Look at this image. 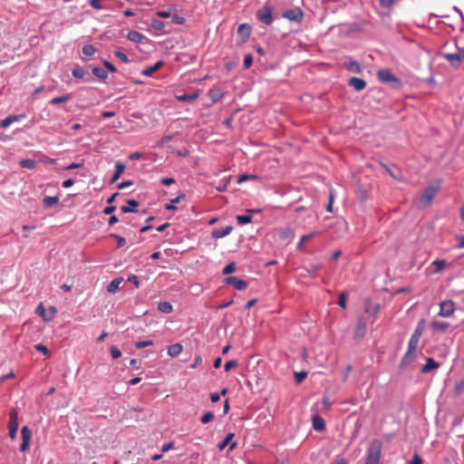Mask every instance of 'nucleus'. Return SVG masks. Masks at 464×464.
Returning <instances> with one entry per match:
<instances>
[{
  "mask_svg": "<svg viewBox=\"0 0 464 464\" xmlns=\"http://www.w3.org/2000/svg\"><path fill=\"white\" fill-rule=\"evenodd\" d=\"M256 17L265 25H270L273 21L280 18V13L272 3L267 2L256 11Z\"/></svg>",
  "mask_w": 464,
  "mask_h": 464,
  "instance_id": "1",
  "label": "nucleus"
},
{
  "mask_svg": "<svg viewBox=\"0 0 464 464\" xmlns=\"http://www.w3.org/2000/svg\"><path fill=\"white\" fill-rule=\"evenodd\" d=\"M382 443L380 440H372L367 449L364 464H379L382 456Z\"/></svg>",
  "mask_w": 464,
  "mask_h": 464,
  "instance_id": "2",
  "label": "nucleus"
},
{
  "mask_svg": "<svg viewBox=\"0 0 464 464\" xmlns=\"http://www.w3.org/2000/svg\"><path fill=\"white\" fill-rule=\"evenodd\" d=\"M377 76L382 83L391 84V86L395 90H401L403 86L401 81L396 77L390 70H380L377 72Z\"/></svg>",
  "mask_w": 464,
  "mask_h": 464,
  "instance_id": "3",
  "label": "nucleus"
},
{
  "mask_svg": "<svg viewBox=\"0 0 464 464\" xmlns=\"http://www.w3.org/2000/svg\"><path fill=\"white\" fill-rule=\"evenodd\" d=\"M185 23V18L179 16L177 14L171 15L169 21H161L158 19H154L151 22L152 29H163L166 26H170L172 24H183Z\"/></svg>",
  "mask_w": 464,
  "mask_h": 464,
  "instance_id": "4",
  "label": "nucleus"
},
{
  "mask_svg": "<svg viewBox=\"0 0 464 464\" xmlns=\"http://www.w3.org/2000/svg\"><path fill=\"white\" fill-rule=\"evenodd\" d=\"M280 18H285L290 22L301 23L304 18V12L299 7L288 9L280 14Z\"/></svg>",
  "mask_w": 464,
  "mask_h": 464,
  "instance_id": "5",
  "label": "nucleus"
},
{
  "mask_svg": "<svg viewBox=\"0 0 464 464\" xmlns=\"http://www.w3.org/2000/svg\"><path fill=\"white\" fill-rule=\"evenodd\" d=\"M443 56L452 67L458 68L464 60V50H459L455 53H444Z\"/></svg>",
  "mask_w": 464,
  "mask_h": 464,
  "instance_id": "6",
  "label": "nucleus"
},
{
  "mask_svg": "<svg viewBox=\"0 0 464 464\" xmlns=\"http://www.w3.org/2000/svg\"><path fill=\"white\" fill-rule=\"evenodd\" d=\"M439 315L441 317H450L455 311V303L452 300H445L440 304Z\"/></svg>",
  "mask_w": 464,
  "mask_h": 464,
  "instance_id": "7",
  "label": "nucleus"
},
{
  "mask_svg": "<svg viewBox=\"0 0 464 464\" xmlns=\"http://www.w3.org/2000/svg\"><path fill=\"white\" fill-rule=\"evenodd\" d=\"M21 436L23 441L20 445V450L22 452H25L30 446L32 439V430L27 426H24L21 430Z\"/></svg>",
  "mask_w": 464,
  "mask_h": 464,
  "instance_id": "8",
  "label": "nucleus"
},
{
  "mask_svg": "<svg viewBox=\"0 0 464 464\" xmlns=\"http://www.w3.org/2000/svg\"><path fill=\"white\" fill-rule=\"evenodd\" d=\"M224 284L233 285L237 290H245L248 286V283L237 276H227L223 280Z\"/></svg>",
  "mask_w": 464,
  "mask_h": 464,
  "instance_id": "9",
  "label": "nucleus"
},
{
  "mask_svg": "<svg viewBox=\"0 0 464 464\" xmlns=\"http://www.w3.org/2000/svg\"><path fill=\"white\" fill-rule=\"evenodd\" d=\"M438 192V188L433 186H429L425 188L421 198L420 201L424 203L425 205H429L431 203L433 198H435L436 194Z\"/></svg>",
  "mask_w": 464,
  "mask_h": 464,
  "instance_id": "10",
  "label": "nucleus"
},
{
  "mask_svg": "<svg viewBox=\"0 0 464 464\" xmlns=\"http://www.w3.org/2000/svg\"><path fill=\"white\" fill-rule=\"evenodd\" d=\"M366 334V322L363 318L360 317L356 323V328L354 332L353 338L355 340H361L364 337Z\"/></svg>",
  "mask_w": 464,
  "mask_h": 464,
  "instance_id": "11",
  "label": "nucleus"
},
{
  "mask_svg": "<svg viewBox=\"0 0 464 464\" xmlns=\"http://www.w3.org/2000/svg\"><path fill=\"white\" fill-rule=\"evenodd\" d=\"M235 437L234 433H228L225 439L218 445L219 450H223L227 445H229V451H232L237 447V442L233 441Z\"/></svg>",
  "mask_w": 464,
  "mask_h": 464,
  "instance_id": "12",
  "label": "nucleus"
},
{
  "mask_svg": "<svg viewBox=\"0 0 464 464\" xmlns=\"http://www.w3.org/2000/svg\"><path fill=\"white\" fill-rule=\"evenodd\" d=\"M72 75L76 79H83L86 82L92 81V78L88 75L85 69L80 65H77L72 71Z\"/></svg>",
  "mask_w": 464,
  "mask_h": 464,
  "instance_id": "13",
  "label": "nucleus"
},
{
  "mask_svg": "<svg viewBox=\"0 0 464 464\" xmlns=\"http://www.w3.org/2000/svg\"><path fill=\"white\" fill-rule=\"evenodd\" d=\"M416 358V352L407 350L406 353L401 360L400 368L405 369L411 362H412Z\"/></svg>",
  "mask_w": 464,
  "mask_h": 464,
  "instance_id": "14",
  "label": "nucleus"
},
{
  "mask_svg": "<svg viewBox=\"0 0 464 464\" xmlns=\"http://www.w3.org/2000/svg\"><path fill=\"white\" fill-rule=\"evenodd\" d=\"M232 229H233L232 226H227L225 227L215 228L211 232V236L214 238H221V237H224L229 235L232 231Z\"/></svg>",
  "mask_w": 464,
  "mask_h": 464,
  "instance_id": "15",
  "label": "nucleus"
},
{
  "mask_svg": "<svg viewBox=\"0 0 464 464\" xmlns=\"http://www.w3.org/2000/svg\"><path fill=\"white\" fill-rule=\"evenodd\" d=\"M127 206H122L121 208V212L123 213H135L138 212L137 208L140 203L135 199H127Z\"/></svg>",
  "mask_w": 464,
  "mask_h": 464,
  "instance_id": "16",
  "label": "nucleus"
},
{
  "mask_svg": "<svg viewBox=\"0 0 464 464\" xmlns=\"http://www.w3.org/2000/svg\"><path fill=\"white\" fill-rule=\"evenodd\" d=\"M440 367V363L437 362L433 358H426V363L421 368L422 373H427L432 370H436Z\"/></svg>",
  "mask_w": 464,
  "mask_h": 464,
  "instance_id": "17",
  "label": "nucleus"
},
{
  "mask_svg": "<svg viewBox=\"0 0 464 464\" xmlns=\"http://www.w3.org/2000/svg\"><path fill=\"white\" fill-rule=\"evenodd\" d=\"M164 63L162 61L157 62L155 64L151 66L146 67L144 70H142L141 74L147 77L151 76L155 72L159 71L162 66Z\"/></svg>",
  "mask_w": 464,
  "mask_h": 464,
  "instance_id": "18",
  "label": "nucleus"
},
{
  "mask_svg": "<svg viewBox=\"0 0 464 464\" xmlns=\"http://www.w3.org/2000/svg\"><path fill=\"white\" fill-rule=\"evenodd\" d=\"M124 169H125V165L123 163H121V161H117L115 163V171L110 180V183L112 184V183L116 182L120 179L121 174L123 173Z\"/></svg>",
  "mask_w": 464,
  "mask_h": 464,
  "instance_id": "19",
  "label": "nucleus"
},
{
  "mask_svg": "<svg viewBox=\"0 0 464 464\" xmlns=\"http://www.w3.org/2000/svg\"><path fill=\"white\" fill-rule=\"evenodd\" d=\"M24 117H25L24 114L9 115L8 117H6L5 119H4L0 121V128H6L11 123H13L14 121H18L19 120L24 119Z\"/></svg>",
  "mask_w": 464,
  "mask_h": 464,
  "instance_id": "20",
  "label": "nucleus"
},
{
  "mask_svg": "<svg viewBox=\"0 0 464 464\" xmlns=\"http://www.w3.org/2000/svg\"><path fill=\"white\" fill-rule=\"evenodd\" d=\"M349 85L353 86L355 91H362L366 86V82L361 78L352 77L349 80Z\"/></svg>",
  "mask_w": 464,
  "mask_h": 464,
  "instance_id": "21",
  "label": "nucleus"
},
{
  "mask_svg": "<svg viewBox=\"0 0 464 464\" xmlns=\"http://www.w3.org/2000/svg\"><path fill=\"white\" fill-rule=\"evenodd\" d=\"M313 428L316 431H323L325 429V421L319 414L313 416Z\"/></svg>",
  "mask_w": 464,
  "mask_h": 464,
  "instance_id": "22",
  "label": "nucleus"
},
{
  "mask_svg": "<svg viewBox=\"0 0 464 464\" xmlns=\"http://www.w3.org/2000/svg\"><path fill=\"white\" fill-rule=\"evenodd\" d=\"M250 32L251 31H237V38H236V44L237 45L240 46L246 43L248 39L250 38Z\"/></svg>",
  "mask_w": 464,
  "mask_h": 464,
  "instance_id": "23",
  "label": "nucleus"
},
{
  "mask_svg": "<svg viewBox=\"0 0 464 464\" xmlns=\"http://www.w3.org/2000/svg\"><path fill=\"white\" fill-rule=\"evenodd\" d=\"M72 99V94L68 92V93H65L62 96H58V97H55V98H53L49 103L51 105H58V104H61V103H64V102H67L69 101H71Z\"/></svg>",
  "mask_w": 464,
  "mask_h": 464,
  "instance_id": "24",
  "label": "nucleus"
},
{
  "mask_svg": "<svg viewBox=\"0 0 464 464\" xmlns=\"http://www.w3.org/2000/svg\"><path fill=\"white\" fill-rule=\"evenodd\" d=\"M92 72L95 77L103 82H105L108 78V72L104 68L99 66L92 67Z\"/></svg>",
  "mask_w": 464,
  "mask_h": 464,
  "instance_id": "25",
  "label": "nucleus"
},
{
  "mask_svg": "<svg viewBox=\"0 0 464 464\" xmlns=\"http://www.w3.org/2000/svg\"><path fill=\"white\" fill-rule=\"evenodd\" d=\"M18 413L14 409L9 412L8 429H18Z\"/></svg>",
  "mask_w": 464,
  "mask_h": 464,
  "instance_id": "26",
  "label": "nucleus"
},
{
  "mask_svg": "<svg viewBox=\"0 0 464 464\" xmlns=\"http://www.w3.org/2000/svg\"><path fill=\"white\" fill-rule=\"evenodd\" d=\"M450 326V324L449 323H447V322L433 321L430 324V327L434 331H439V332H441V333L446 332Z\"/></svg>",
  "mask_w": 464,
  "mask_h": 464,
  "instance_id": "27",
  "label": "nucleus"
},
{
  "mask_svg": "<svg viewBox=\"0 0 464 464\" xmlns=\"http://www.w3.org/2000/svg\"><path fill=\"white\" fill-rule=\"evenodd\" d=\"M344 67L349 72H354V73H361L362 72V69H361V66H360L359 63L354 61V60H351V61L345 63H344Z\"/></svg>",
  "mask_w": 464,
  "mask_h": 464,
  "instance_id": "28",
  "label": "nucleus"
},
{
  "mask_svg": "<svg viewBox=\"0 0 464 464\" xmlns=\"http://www.w3.org/2000/svg\"><path fill=\"white\" fill-rule=\"evenodd\" d=\"M123 281L122 277L114 278L107 286V291L111 294H114L119 290L121 283Z\"/></svg>",
  "mask_w": 464,
  "mask_h": 464,
  "instance_id": "29",
  "label": "nucleus"
},
{
  "mask_svg": "<svg viewBox=\"0 0 464 464\" xmlns=\"http://www.w3.org/2000/svg\"><path fill=\"white\" fill-rule=\"evenodd\" d=\"M35 312L44 322H50L52 320V315H49V313L46 312L45 307L42 303L36 307Z\"/></svg>",
  "mask_w": 464,
  "mask_h": 464,
  "instance_id": "30",
  "label": "nucleus"
},
{
  "mask_svg": "<svg viewBox=\"0 0 464 464\" xmlns=\"http://www.w3.org/2000/svg\"><path fill=\"white\" fill-rule=\"evenodd\" d=\"M198 98V94L197 92L184 93V94L176 96V99L178 101L184 102H193V101L197 100Z\"/></svg>",
  "mask_w": 464,
  "mask_h": 464,
  "instance_id": "31",
  "label": "nucleus"
},
{
  "mask_svg": "<svg viewBox=\"0 0 464 464\" xmlns=\"http://www.w3.org/2000/svg\"><path fill=\"white\" fill-rule=\"evenodd\" d=\"M182 345L179 343L171 344L168 347V354L176 357L182 352Z\"/></svg>",
  "mask_w": 464,
  "mask_h": 464,
  "instance_id": "32",
  "label": "nucleus"
},
{
  "mask_svg": "<svg viewBox=\"0 0 464 464\" xmlns=\"http://www.w3.org/2000/svg\"><path fill=\"white\" fill-rule=\"evenodd\" d=\"M185 198V193L180 191L177 198L170 199V203L165 206V208L167 210H173L176 209V207L174 206L177 203H179L182 199Z\"/></svg>",
  "mask_w": 464,
  "mask_h": 464,
  "instance_id": "33",
  "label": "nucleus"
},
{
  "mask_svg": "<svg viewBox=\"0 0 464 464\" xmlns=\"http://www.w3.org/2000/svg\"><path fill=\"white\" fill-rule=\"evenodd\" d=\"M58 201H59L58 196L45 197L43 199V206L45 208H50L53 207L54 205H56L58 203Z\"/></svg>",
  "mask_w": 464,
  "mask_h": 464,
  "instance_id": "34",
  "label": "nucleus"
},
{
  "mask_svg": "<svg viewBox=\"0 0 464 464\" xmlns=\"http://www.w3.org/2000/svg\"><path fill=\"white\" fill-rule=\"evenodd\" d=\"M127 38L134 43H140L144 36L138 31H129Z\"/></svg>",
  "mask_w": 464,
  "mask_h": 464,
  "instance_id": "35",
  "label": "nucleus"
},
{
  "mask_svg": "<svg viewBox=\"0 0 464 464\" xmlns=\"http://www.w3.org/2000/svg\"><path fill=\"white\" fill-rule=\"evenodd\" d=\"M424 329H425V320L424 319H420L418 324H417V326L412 334V335L418 337L419 339L420 338V336L422 335L423 332H424Z\"/></svg>",
  "mask_w": 464,
  "mask_h": 464,
  "instance_id": "36",
  "label": "nucleus"
},
{
  "mask_svg": "<svg viewBox=\"0 0 464 464\" xmlns=\"http://www.w3.org/2000/svg\"><path fill=\"white\" fill-rule=\"evenodd\" d=\"M19 165L27 169H34L36 166V161L31 159L21 160Z\"/></svg>",
  "mask_w": 464,
  "mask_h": 464,
  "instance_id": "37",
  "label": "nucleus"
},
{
  "mask_svg": "<svg viewBox=\"0 0 464 464\" xmlns=\"http://www.w3.org/2000/svg\"><path fill=\"white\" fill-rule=\"evenodd\" d=\"M158 309L164 314H169L172 312L173 307L169 302H160L158 304Z\"/></svg>",
  "mask_w": 464,
  "mask_h": 464,
  "instance_id": "38",
  "label": "nucleus"
},
{
  "mask_svg": "<svg viewBox=\"0 0 464 464\" xmlns=\"http://www.w3.org/2000/svg\"><path fill=\"white\" fill-rule=\"evenodd\" d=\"M105 3L108 4L109 1L108 0H90L91 6L97 10L106 9L107 5H105Z\"/></svg>",
  "mask_w": 464,
  "mask_h": 464,
  "instance_id": "39",
  "label": "nucleus"
},
{
  "mask_svg": "<svg viewBox=\"0 0 464 464\" xmlns=\"http://www.w3.org/2000/svg\"><path fill=\"white\" fill-rule=\"evenodd\" d=\"M419 342H420V339L418 337H416V336L411 334V338L409 340V343H408V349L407 350L416 352L418 344H419Z\"/></svg>",
  "mask_w": 464,
  "mask_h": 464,
  "instance_id": "40",
  "label": "nucleus"
},
{
  "mask_svg": "<svg viewBox=\"0 0 464 464\" xmlns=\"http://www.w3.org/2000/svg\"><path fill=\"white\" fill-rule=\"evenodd\" d=\"M82 53L85 56H92L96 53V48L92 44H85L82 48Z\"/></svg>",
  "mask_w": 464,
  "mask_h": 464,
  "instance_id": "41",
  "label": "nucleus"
},
{
  "mask_svg": "<svg viewBox=\"0 0 464 464\" xmlns=\"http://www.w3.org/2000/svg\"><path fill=\"white\" fill-rule=\"evenodd\" d=\"M252 219H253L252 216H250V215H238V216H237V224L240 225V226L251 223Z\"/></svg>",
  "mask_w": 464,
  "mask_h": 464,
  "instance_id": "42",
  "label": "nucleus"
},
{
  "mask_svg": "<svg viewBox=\"0 0 464 464\" xmlns=\"http://www.w3.org/2000/svg\"><path fill=\"white\" fill-rule=\"evenodd\" d=\"M315 234V232H313L307 235H304L297 245V249H303L304 244L306 243V241L312 239Z\"/></svg>",
  "mask_w": 464,
  "mask_h": 464,
  "instance_id": "43",
  "label": "nucleus"
},
{
  "mask_svg": "<svg viewBox=\"0 0 464 464\" xmlns=\"http://www.w3.org/2000/svg\"><path fill=\"white\" fill-rule=\"evenodd\" d=\"M214 413L212 411H207L206 413H204L201 418H200V421L201 423L203 424H207V423H209L210 421H212L214 420Z\"/></svg>",
  "mask_w": 464,
  "mask_h": 464,
  "instance_id": "44",
  "label": "nucleus"
},
{
  "mask_svg": "<svg viewBox=\"0 0 464 464\" xmlns=\"http://www.w3.org/2000/svg\"><path fill=\"white\" fill-rule=\"evenodd\" d=\"M258 177L256 176V175H250V174H242L240 176L237 177V182L238 184L244 182V181H246V180H250V179H257Z\"/></svg>",
  "mask_w": 464,
  "mask_h": 464,
  "instance_id": "45",
  "label": "nucleus"
},
{
  "mask_svg": "<svg viewBox=\"0 0 464 464\" xmlns=\"http://www.w3.org/2000/svg\"><path fill=\"white\" fill-rule=\"evenodd\" d=\"M307 377V372L301 371L295 372V380L296 383H301Z\"/></svg>",
  "mask_w": 464,
  "mask_h": 464,
  "instance_id": "46",
  "label": "nucleus"
},
{
  "mask_svg": "<svg viewBox=\"0 0 464 464\" xmlns=\"http://www.w3.org/2000/svg\"><path fill=\"white\" fill-rule=\"evenodd\" d=\"M236 264L234 262H230L229 264H227L224 268H223V271H222V274L223 275H229V274H232L233 272L236 271Z\"/></svg>",
  "mask_w": 464,
  "mask_h": 464,
  "instance_id": "47",
  "label": "nucleus"
},
{
  "mask_svg": "<svg viewBox=\"0 0 464 464\" xmlns=\"http://www.w3.org/2000/svg\"><path fill=\"white\" fill-rule=\"evenodd\" d=\"M432 265L435 266V270H434V272H435V273H438V272H440L442 268H444V267H445V266H446V261H445V260L437 259V260L433 261Z\"/></svg>",
  "mask_w": 464,
  "mask_h": 464,
  "instance_id": "48",
  "label": "nucleus"
},
{
  "mask_svg": "<svg viewBox=\"0 0 464 464\" xmlns=\"http://www.w3.org/2000/svg\"><path fill=\"white\" fill-rule=\"evenodd\" d=\"M153 345V341L148 340V341H138L134 343V346L137 349H142L148 346Z\"/></svg>",
  "mask_w": 464,
  "mask_h": 464,
  "instance_id": "49",
  "label": "nucleus"
},
{
  "mask_svg": "<svg viewBox=\"0 0 464 464\" xmlns=\"http://www.w3.org/2000/svg\"><path fill=\"white\" fill-rule=\"evenodd\" d=\"M110 237L115 238L117 240V247L121 248L126 244V239L122 237L121 236H119L117 234H111Z\"/></svg>",
  "mask_w": 464,
  "mask_h": 464,
  "instance_id": "50",
  "label": "nucleus"
},
{
  "mask_svg": "<svg viewBox=\"0 0 464 464\" xmlns=\"http://www.w3.org/2000/svg\"><path fill=\"white\" fill-rule=\"evenodd\" d=\"M238 365V362L237 360L227 361L224 365V370L226 372H229L230 370L236 368Z\"/></svg>",
  "mask_w": 464,
  "mask_h": 464,
  "instance_id": "51",
  "label": "nucleus"
},
{
  "mask_svg": "<svg viewBox=\"0 0 464 464\" xmlns=\"http://www.w3.org/2000/svg\"><path fill=\"white\" fill-rule=\"evenodd\" d=\"M115 56L123 63H129V57L126 53L121 52V50H116L114 52Z\"/></svg>",
  "mask_w": 464,
  "mask_h": 464,
  "instance_id": "52",
  "label": "nucleus"
},
{
  "mask_svg": "<svg viewBox=\"0 0 464 464\" xmlns=\"http://www.w3.org/2000/svg\"><path fill=\"white\" fill-rule=\"evenodd\" d=\"M110 353L114 360L119 359L121 356V352L116 346H111L110 348Z\"/></svg>",
  "mask_w": 464,
  "mask_h": 464,
  "instance_id": "53",
  "label": "nucleus"
},
{
  "mask_svg": "<svg viewBox=\"0 0 464 464\" xmlns=\"http://www.w3.org/2000/svg\"><path fill=\"white\" fill-rule=\"evenodd\" d=\"M253 63V56L252 54L248 53L245 55L244 58V68L249 69Z\"/></svg>",
  "mask_w": 464,
  "mask_h": 464,
  "instance_id": "54",
  "label": "nucleus"
},
{
  "mask_svg": "<svg viewBox=\"0 0 464 464\" xmlns=\"http://www.w3.org/2000/svg\"><path fill=\"white\" fill-rule=\"evenodd\" d=\"M346 297H347V294L345 292L341 293L340 295H339L338 304L342 308H345L346 307Z\"/></svg>",
  "mask_w": 464,
  "mask_h": 464,
  "instance_id": "55",
  "label": "nucleus"
},
{
  "mask_svg": "<svg viewBox=\"0 0 464 464\" xmlns=\"http://www.w3.org/2000/svg\"><path fill=\"white\" fill-rule=\"evenodd\" d=\"M34 348L36 351L43 353L44 355H48L50 353L49 349L44 344L38 343L34 346Z\"/></svg>",
  "mask_w": 464,
  "mask_h": 464,
  "instance_id": "56",
  "label": "nucleus"
},
{
  "mask_svg": "<svg viewBox=\"0 0 464 464\" xmlns=\"http://www.w3.org/2000/svg\"><path fill=\"white\" fill-rule=\"evenodd\" d=\"M102 64L104 65L105 69H107L109 72H117L116 67L111 63L104 60L102 62Z\"/></svg>",
  "mask_w": 464,
  "mask_h": 464,
  "instance_id": "57",
  "label": "nucleus"
},
{
  "mask_svg": "<svg viewBox=\"0 0 464 464\" xmlns=\"http://www.w3.org/2000/svg\"><path fill=\"white\" fill-rule=\"evenodd\" d=\"M464 390V380L459 382L455 386V393L459 395Z\"/></svg>",
  "mask_w": 464,
  "mask_h": 464,
  "instance_id": "58",
  "label": "nucleus"
},
{
  "mask_svg": "<svg viewBox=\"0 0 464 464\" xmlns=\"http://www.w3.org/2000/svg\"><path fill=\"white\" fill-rule=\"evenodd\" d=\"M382 168L386 170V172L394 179H399V175L395 174L387 165L382 163Z\"/></svg>",
  "mask_w": 464,
  "mask_h": 464,
  "instance_id": "59",
  "label": "nucleus"
},
{
  "mask_svg": "<svg viewBox=\"0 0 464 464\" xmlns=\"http://www.w3.org/2000/svg\"><path fill=\"white\" fill-rule=\"evenodd\" d=\"M128 281H129V282H130V283H132V284L135 285V287H137V288L140 286V279H139V277H138L137 276H135V275H131V276H130L128 277Z\"/></svg>",
  "mask_w": 464,
  "mask_h": 464,
  "instance_id": "60",
  "label": "nucleus"
},
{
  "mask_svg": "<svg viewBox=\"0 0 464 464\" xmlns=\"http://www.w3.org/2000/svg\"><path fill=\"white\" fill-rule=\"evenodd\" d=\"M176 182V180L173 179V178H162L160 179V183L162 185H165V186H170L172 184H174Z\"/></svg>",
  "mask_w": 464,
  "mask_h": 464,
  "instance_id": "61",
  "label": "nucleus"
},
{
  "mask_svg": "<svg viewBox=\"0 0 464 464\" xmlns=\"http://www.w3.org/2000/svg\"><path fill=\"white\" fill-rule=\"evenodd\" d=\"M131 185H133V181L132 180H125V181H122L120 184H118L117 188L118 189H123V188H125L127 187H130Z\"/></svg>",
  "mask_w": 464,
  "mask_h": 464,
  "instance_id": "62",
  "label": "nucleus"
},
{
  "mask_svg": "<svg viewBox=\"0 0 464 464\" xmlns=\"http://www.w3.org/2000/svg\"><path fill=\"white\" fill-rule=\"evenodd\" d=\"M395 0H380V5L387 8L391 7L394 4Z\"/></svg>",
  "mask_w": 464,
  "mask_h": 464,
  "instance_id": "63",
  "label": "nucleus"
},
{
  "mask_svg": "<svg viewBox=\"0 0 464 464\" xmlns=\"http://www.w3.org/2000/svg\"><path fill=\"white\" fill-rule=\"evenodd\" d=\"M422 463H423L422 459L417 453L414 454L412 459L410 462V464H422Z\"/></svg>",
  "mask_w": 464,
  "mask_h": 464,
  "instance_id": "64",
  "label": "nucleus"
}]
</instances>
